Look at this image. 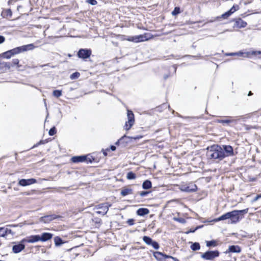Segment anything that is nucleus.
Returning <instances> with one entry per match:
<instances>
[{"instance_id": "nucleus-24", "label": "nucleus", "mask_w": 261, "mask_h": 261, "mask_svg": "<svg viewBox=\"0 0 261 261\" xmlns=\"http://www.w3.org/2000/svg\"><path fill=\"white\" fill-rule=\"evenodd\" d=\"M149 211L147 208H139L137 211V214L140 216H144L149 214Z\"/></svg>"}, {"instance_id": "nucleus-11", "label": "nucleus", "mask_w": 261, "mask_h": 261, "mask_svg": "<svg viewBox=\"0 0 261 261\" xmlns=\"http://www.w3.org/2000/svg\"><path fill=\"white\" fill-rule=\"evenodd\" d=\"M239 6L237 5H234L228 11L220 15L222 19H227L231 15L239 10Z\"/></svg>"}, {"instance_id": "nucleus-36", "label": "nucleus", "mask_w": 261, "mask_h": 261, "mask_svg": "<svg viewBox=\"0 0 261 261\" xmlns=\"http://www.w3.org/2000/svg\"><path fill=\"white\" fill-rule=\"evenodd\" d=\"M80 75V74L79 72H75L73 73H72L70 76V78L71 79V80H75V79H77Z\"/></svg>"}, {"instance_id": "nucleus-44", "label": "nucleus", "mask_w": 261, "mask_h": 261, "mask_svg": "<svg viewBox=\"0 0 261 261\" xmlns=\"http://www.w3.org/2000/svg\"><path fill=\"white\" fill-rule=\"evenodd\" d=\"M47 142L46 140H40L38 143H37L36 144L34 145L33 147V148L36 147L38 146L39 145L45 144Z\"/></svg>"}, {"instance_id": "nucleus-37", "label": "nucleus", "mask_w": 261, "mask_h": 261, "mask_svg": "<svg viewBox=\"0 0 261 261\" xmlns=\"http://www.w3.org/2000/svg\"><path fill=\"white\" fill-rule=\"evenodd\" d=\"M180 12L179 7H175L173 11L172 12V15L173 16H175V15L178 14L179 13H180Z\"/></svg>"}, {"instance_id": "nucleus-58", "label": "nucleus", "mask_w": 261, "mask_h": 261, "mask_svg": "<svg viewBox=\"0 0 261 261\" xmlns=\"http://www.w3.org/2000/svg\"><path fill=\"white\" fill-rule=\"evenodd\" d=\"M258 195H257L253 199V201H256L259 199Z\"/></svg>"}, {"instance_id": "nucleus-30", "label": "nucleus", "mask_w": 261, "mask_h": 261, "mask_svg": "<svg viewBox=\"0 0 261 261\" xmlns=\"http://www.w3.org/2000/svg\"><path fill=\"white\" fill-rule=\"evenodd\" d=\"M190 248L193 251H197L200 249V245L199 243L195 242L191 244Z\"/></svg>"}, {"instance_id": "nucleus-4", "label": "nucleus", "mask_w": 261, "mask_h": 261, "mask_svg": "<svg viewBox=\"0 0 261 261\" xmlns=\"http://www.w3.org/2000/svg\"><path fill=\"white\" fill-rule=\"evenodd\" d=\"M220 252L217 250H208L203 253H201V257L206 260H213L215 258L218 257Z\"/></svg>"}, {"instance_id": "nucleus-60", "label": "nucleus", "mask_w": 261, "mask_h": 261, "mask_svg": "<svg viewBox=\"0 0 261 261\" xmlns=\"http://www.w3.org/2000/svg\"><path fill=\"white\" fill-rule=\"evenodd\" d=\"M253 95V93H252V92L251 91H249V92H248V96H251V95Z\"/></svg>"}, {"instance_id": "nucleus-50", "label": "nucleus", "mask_w": 261, "mask_h": 261, "mask_svg": "<svg viewBox=\"0 0 261 261\" xmlns=\"http://www.w3.org/2000/svg\"><path fill=\"white\" fill-rule=\"evenodd\" d=\"M251 55H260L261 54V51H251Z\"/></svg>"}, {"instance_id": "nucleus-5", "label": "nucleus", "mask_w": 261, "mask_h": 261, "mask_svg": "<svg viewBox=\"0 0 261 261\" xmlns=\"http://www.w3.org/2000/svg\"><path fill=\"white\" fill-rule=\"evenodd\" d=\"M150 36L151 35L149 34L145 33L143 35L129 37L127 40L129 41L138 43L149 40L151 38Z\"/></svg>"}, {"instance_id": "nucleus-59", "label": "nucleus", "mask_w": 261, "mask_h": 261, "mask_svg": "<svg viewBox=\"0 0 261 261\" xmlns=\"http://www.w3.org/2000/svg\"><path fill=\"white\" fill-rule=\"evenodd\" d=\"M216 122L219 123H222V119H217Z\"/></svg>"}, {"instance_id": "nucleus-64", "label": "nucleus", "mask_w": 261, "mask_h": 261, "mask_svg": "<svg viewBox=\"0 0 261 261\" xmlns=\"http://www.w3.org/2000/svg\"><path fill=\"white\" fill-rule=\"evenodd\" d=\"M258 196H259V198H261V194H258Z\"/></svg>"}, {"instance_id": "nucleus-22", "label": "nucleus", "mask_w": 261, "mask_h": 261, "mask_svg": "<svg viewBox=\"0 0 261 261\" xmlns=\"http://www.w3.org/2000/svg\"><path fill=\"white\" fill-rule=\"evenodd\" d=\"M53 236V234L51 233L43 232L40 236V240L42 242H45L51 239Z\"/></svg>"}, {"instance_id": "nucleus-51", "label": "nucleus", "mask_w": 261, "mask_h": 261, "mask_svg": "<svg viewBox=\"0 0 261 261\" xmlns=\"http://www.w3.org/2000/svg\"><path fill=\"white\" fill-rule=\"evenodd\" d=\"M110 150V149L109 148H107L106 149H102V153L103 154L105 155V156H107L108 155V153H107V151H109Z\"/></svg>"}, {"instance_id": "nucleus-12", "label": "nucleus", "mask_w": 261, "mask_h": 261, "mask_svg": "<svg viewBox=\"0 0 261 261\" xmlns=\"http://www.w3.org/2000/svg\"><path fill=\"white\" fill-rule=\"evenodd\" d=\"M59 218H61V216L55 214L49 215L41 217L40 218V221L45 223H48L50 221Z\"/></svg>"}, {"instance_id": "nucleus-3", "label": "nucleus", "mask_w": 261, "mask_h": 261, "mask_svg": "<svg viewBox=\"0 0 261 261\" xmlns=\"http://www.w3.org/2000/svg\"><path fill=\"white\" fill-rule=\"evenodd\" d=\"M35 48V46L33 44H29L27 45H24L21 46L17 47L10 49L13 56L20 54L22 52L27 51L28 50H33Z\"/></svg>"}, {"instance_id": "nucleus-52", "label": "nucleus", "mask_w": 261, "mask_h": 261, "mask_svg": "<svg viewBox=\"0 0 261 261\" xmlns=\"http://www.w3.org/2000/svg\"><path fill=\"white\" fill-rule=\"evenodd\" d=\"M5 40V38L3 36L0 35V44L3 43Z\"/></svg>"}, {"instance_id": "nucleus-18", "label": "nucleus", "mask_w": 261, "mask_h": 261, "mask_svg": "<svg viewBox=\"0 0 261 261\" xmlns=\"http://www.w3.org/2000/svg\"><path fill=\"white\" fill-rule=\"evenodd\" d=\"M233 21H234L233 28H243L246 27L247 24L246 21L240 18L234 19Z\"/></svg>"}, {"instance_id": "nucleus-47", "label": "nucleus", "mask_w": 261, "mask_h": 261, "mask_svg": "<svg viewBox=\"0 0 261 261\" xmlns=\"http://www.w3.org/2000/svg\"><path fill=\"white\" fill-rule=\"evenodd\" d=\"M4 65V66L8 68V69H10L11 67H12V64L11 62H5L3 63Z\"/></svg>"}, {"instance_id": "nucleus-40", "label": "nucleus", "mask_w": 261, "mask_h": 261, "mask_svg": "<svg viewBox=\"0 0 261 261\" xmlns=\"http://www.w3.org/2000/svg\"><path fill=\"white\" fill-rule=\"evenodd\" d=\"M234 121V120H231V119H222V123L223 124V125H225V124H229V123H232Z\"/></svg>"}, {"instance_id": "nucleus-48", "label": "nucleus", "mask_w": 261, "mask_h": 261, "mask_svg": "<svg viewBox=\"0 0 261 261\" xmlns=\"http://www.w3.org/2000/svg\"><path fill=\"white\" fill-rule=\"evenodd\" d=\"M134 219H129L127 221V223L130 225V226H132V225H133L134 224Z\"/></svg>"}, {"instance_id": "nucleus-39", "label": "nucleus", "mask_w": 261, "mask_h": 261, "mask_svg": "<svg viewBox=\"0 0 261 261\" xmlns=\"http://www.w3.org/2000/svg\"><path fill=\"white\" fill-rule=\"evenodd\" d=\"M167 107H168L169 109L170 108L169 105L167 106L166 103H163L157 108L158 111H161L162 109L166 108Z\"/></svg>"}, {"instance_id": "nucleus-26", "label": "nucleus", "mask_w": 261, "mask_h": 261, "mask_svg": "<svg viewBox=\"0 0 261 261\" xmlns=\"http://www.w3.org/2000/svg\"><path fill=\"white\" fill-rule=\"evenodd\" d=\"M152 187V183L150 180L147 179L143 181L142 188L144 190H148Z\"/></svg>"}, {"instance_id": "nucleus-61", "label": "nucleus", "mask_w": 261, "mask_h": 261, "mask_svg": "<svg viewBox=\"0 0 261 261\" xmlns=\"http://www.w3.org/2000/svg\"><path fill=\"white\" fill-rule=\"evenodd\" d=\"M48 65H49V64H44V65H41L40 66L41 67H43L44 66H48Z\"/></svg>"}, {"instance_id": "nucleus-56", "label": "nucleus", "mask_w": 261, "mask_h": 261, "mask_svg": "<svg viewBox=\"0 0 261 261\" xmlns=\"http://www.w3.org/2000/svg\"><path fill=\"white\" fill-rule=\"evenodd\" d=\"M85 162L87 163H91L92 162V161L91 160V159L90 158H87V160H86Z\"/></svg>"}, {"instance_id": "nucleus-6", "label": "nucleus", "mask_w": 261, "mask_h": 261, "mask_svg": "<svg viewBox=\"0 0 261 261\" xmlns=\"http://www.w3.org/2000/svg\"><path fill=\"white\" fill-rule=\"evenodd\" d=\"M111 205L112 204L109 202H105L103 203L99 204L95 206V208L101 210L96 211V213L104 216L107 213L109 207H111Z\"/></svg>"}, {"instance_id": "nucleus-27", "label": "nucleus", "mask_w": 261, "mask_h": 261, "mask_svg": "<svg viewBox=\"0 0 261 261\" xmlns=\"http://www.w3.org/2000/svg\"><path fill=\"white\" fill-rule=\"evenodd\" d=\"M2 15L3 17H11L12 15V12L11 9H7L2 12Z\"/></svg>"}, {"instance_id": "nucleus-2", "label": "nucleus", "mask_w": 261, "mask_h": 261, "mask_svg": "<svg viewBox=\"0 0 261 261\" xmlns=\"http://www.w3.org/2000/svg\"><path fill=\"white\" fill-rule=\"evenodd\" d=\"M206 155L211 159L222 160L224 158V154L222 147L218 145H214L208 147Z\"/></svg>"}, {"instance_id": "nucleus-10", "label": "nucleus", "mask_w": 261, "mask_h": 261, "mask_svg": "<svg viewBox=\"0 0 261 261\" xmlns=\"http://www.w3.org/2000/svg\"><path fill=\"white\" fill-rule=\"evenodd\" d=\"M143 241L148 245L151 246L154 249H158L160 247L159 243L153 241L150 237L148 236H144Z\"/></svg>"}, {"instance_id": "nucleus-53", "label": "nucleus", "mask_w": 261, "mask_h": 261, "mask_svg": "<svg viewBox=\"0 0 261 261\" xmlns=\"http://www.w3.org/2000/svg\"><path fill=\"white\" fill-rule=\"evenodd\" d=\"M110 149L114 151L116 150V147L115 145H111Z\"/></svg>"}, {"instance_id": "nucleus-17", "label": "nucleus", "mask_w": 261, "mask_h": 261, "mask_svg": "<svg viewBox=\"0 0 261 261\" xmlns=\"http://www.w3.org/2000/svg\"><path fill=\"white\" fill-rule=\"evenodd\" d=\"M139 137H130L128 136H127L126 135H124L121 138H120V140L121 142V146L122 147H124L127 145L128 143H129L132 139L136 140L137 139H138Z\"/></svg>"}, {"instance_id": "nucleus-16", "label": "nucleus", "mask_w": 261, "mask_h": 261, "mask_svg": "<svg viewBox=\"0 0 261 261\" xmlns=\"http://www.w3.org/2000/svg\"><path fill=\"white\" fill-rule=\"evenodd\" d=\"M37 182V180L35 178H29V179H21L19 180L18 184L21 186H27Z\"/></svg>"}, {"instance_id": "nucleus-49", "label": "nucleus", "mask_w": 261, "mask_h": 261, "mask_svg": "<svg viewBox=\"0 0 261 261\" xmlns=\"http://www.w3.org/2000/svg\"><path fill=\"white\" fill-rule=\"evenodd\" d=\"M0 237H5L4 227H0Z\"/></svg>"}, {"instance_id": "nucleus-13", "label": "nucleus", "mask_w": 261, "mask_h": 261, "mask_svg": "<svg viewBox=\"0 0 261 261\" xmlns=\"http://www.w3.org/2000/svg\"><path fill=\"white\" fill-rule=\"evenodd\" d=\"M180 190L186 192H194L197 191V187L195 184H191L189 186L182 185L180 187Z\"/></svg>"}, {"instance_id": "nucleus-1", "label": "nucleus", "mask_w": 261, "mask_h": 261, "mask_svg": "<svg viewBox=\"0 0 261 261\" xmlns=\"http://www.w3.org/2000/svg\"><path fill=\"white\" fill-rule=\"evenodd\" d=\"M248 212V208L242 210H233L231 212H227L220 217L214 220L215 222H218L222 220L230 219L231 223H236L240 220V216H243L247 214Z\"/></svg>"}, {"instance_id": "nucleus-55", "label": "nucleus", "mask_w": 261, "mask_h": 261, "mask_svg": "<svg viewBox=\"0 0 261 261\" xmlns=\"http://www.w3.org/2000/svg\"><path fill=\"white\" fill-rule=\"evenodd\" d=\"M198 229V227H196L194 229H191L188 233H189V232H194L196 230Z\"/></svg>"}, {"instance_id": "nucleus-14", "label": "nucleus", "mask_w": 261, "mask_h": 261, "mask_svg": "<svg viewBox=\"0 0 261 261\" xmlns=\"http://www.w3.org/2000/svg\"><path fill=\"white\" fill-rule=\"evenodd\" d=\"M226 56H241L245 58H249L250 56L251 55V51H244L243 50H240L238 52L235 53H227L225 54Z\"/></svg>"}, {"instance_id": "nucleus-43", "label": "nucleus", "mask_w": 261, "mask_h": 261, "mask_svg": "<svg viewBox=\"0 0 261 261\" xmlns=\"http://www.w3.org/2000/svg\"><path fill=\"white\" fill-rule=\"evenodd\" d=\"M150 192L149 191H143L139 192V194L141 197H145L146 195H147Z\"/></svg>"}, {"instance_id": "nucleus-15", "label": "nucleus", "mask_w": 261, "mask_h": 261, "mask_svg": "<svg viewBox=\"0 0 261 261\" xmlns=\"http://www.w3.org/2000/svg\"><path fill=\"white\" fill-rule=\"evenodd\" d=\"M222 147V149H223L224 158L226 156H231L234 155L233 149L232 146L230 145H223Z\"/></svg>"}, {"instance_id": "nucleus-32", "label": "nucleus", "mask_w": 261, "mask_h": 261, "mask_svg": "<svg viewBox=\"0 0 261 261\" xmlns=\"http://www.w3.org/2000/svg\"><path fill=\"white\" fill-rule=\"evenodd\" d=\"M126 177L129 180L134 179L136 178V175L135 173L132 171H130L127 173Z\"/></svg>"}, {"instance_id": "nucleus-45", "label": "nucleus", "mask_w": 261, "mask_h": 261, "mask_svg": "<svg viewBox=\"0 0 261 261\" xmlns=\"http://www.w3.org/2000/svg\"><path fill=\"white\" fill-rule=\"evenodd\" d=\"M8 234H13L14 233L12 232L11 229H9L8 228H5V236L7 235Z\"/></svg>"}, {"instance_id": "nucleus-57", "label": "nucleus", "mask_w": 261, "mask_h": 261, "mask_svg": "<svg viewBox=\"0 0 261 261\" xmlns=\"http://www.w3.org/2000/svg\"><path fill=\"white\" fill-rule=\"evenodd\" d=\"M170 75L169 74H165L164 75V79L165 80H167L169 77Z\"/></svg>"}, {"instance_id": "nucleus-29", "label": "nucleus", "mask_w": 261, "mask_h": 261, "mask_svg": "<svg viewBox=\"0 0 261 261\" xmlns=\"http://www.w3.org/2000/svg\"><path fill=\"white\" fill-rule=\"evenodd\" d=\"M133 193V190L132 189L125 188L122 189L121 191V195L123 196H126L128 194Z\"/></svg>"}, {"instance_id": "nucleus-9", "label": "nucleus", "mask_w": 261, "mask_h": 261, "mask_svg": "<svg viewBox=\"0 0 261 261\" xmlns=\"http://www.w3.org/2000/svg\"><path fill=\"white\" fill-rule=\"evenodd\" d=\"M92 51L90 49L81 48L78 51L77 56L80 59L86 60L90 57Z\"/></svg>"}, {"instance_id": "nucleus-23", "label": "nucleus", "mask_w": 261, "mask_h": 261, "mask_svg": "<svg viewBox=\"0 0 261 261\" xmlns=\"http://www.w3.org/2000/svg\"><path fill=\"white\" fill-rule=\"evenodd\" d=\"M25 242L33 243L40 241L39 235H33L29 237L28 239H25Z\"/></svg>"}, {"instance_id": "nucleus-42", "label": "nucleus", "mask_w": 261, "mask_h": 261, "mask_svg": "<svg viewBox=\"0 0 261 261\" xmlns=\"http://www.w3.org/2000/svg\"><path fill=\"white\" fill-rule=\"evenodd\" d=\"M222 18V17H220V16H217V17H214L213 19H210V20H208L207 23H208V22H213L216 20H220V19ZM206 23V22L205 23Z\"/></svg>"}, {"instance_id": "nucleus-54", "label": "nucleus", "mask_w": 261, "mask_h": 261, "mask_svg": "<svg viewBox=\"0 0 261 261\" xmlns=\"http://www.w3.org/2000/svg\"><path fill=\"white\" fill-rule=\"evenodd\" d=\"M115 145H117V146H118V145L121 146V142L120 138L116 142Z\"/></svg>"}, {"instance_id": "nucleus-8", "label": "nucleus", "mask_w": 261, "mask_h": 261, "mask_svg": "<svg viewBox=\"0 0 261 261\" xmlns=\"http://www.w3.org/2000/svg\"><path fill=\"white\" fill-rule=\"evenodd\" d=\"M127 117L128 121L125 122L124 128L126 130H128L134 125L135 122L134 115L133 112L131 110H127Z\"/></svg>"}, {"instance_id": "nucleus-28", "label": "nucleus", "mask_w": 261, "mask_h": 261, "mask_svg": "<svg viewBox=\"0 0 261 261\" xmlns=\"http://www.w3.org/2000/svg\"><path fill=\"white\" fill-rule=\"evenodd\" d=\"M1 56L3 58L9 59H10L12 57H13V55L12 54L11 50H9L7 51L2 53Z\"/></svg>"}, {"instance_id": "nucleus-21", "label": "nucleus", "mask_w": 261, "mask_h": 261, "mask_svg": "<svg viewBox=\"0 0 261 261\" xmlns=\"http://www.w3.org/2000/svg\"><path fill=\"white\" fill-rule=\"evenodd\" d=\"M87 160V156L85 155L74 156L71 159V161L74 163H82Z\"/></svg>"}, {"instance_id": "nucleus-62", "label": "nucleus", "mask_w": 261, "mask_h": 261, "mask_svg": "<svg viewBox=\"0 0 261 261\" xmlns=\"http://www.w3.org/2000/svg\"><path fill=\"white\" fill-rule=\"evenodd\" d=\"M18 226V225H9V226L10 227H17Z\"/></svg>"}, {"instance_id": "nucleus-41", "label": "nucleus", "mask_w": 261, "mask_h": 261, "mask_svg": "<svg viewBox=\"0 0 261 261\" xmlns=\"http://www.w3.org/2000/svg\"><path fill=\"white\" fill-rule=\"evenodd\" d=\"M86 2L92 6L96 5L97 4L96 0H86Z\"/></svg>"}, {"instance_id": "nucleus-33", "label": "nucleus", "mask_w": 261, "mask_h": 261, "mask_svg": "<svg viewBox=\"0 0 261 261\" xmlns=\"http://www.w3.org/2000/svg\"><path fill=\"white\" fill-rule=\"evenodd\" d=\"M11 63L12 67L14 66H17V68H20L21 67V65H19V60L18 59H13Z\"/></svg>"}, {"instance_id": "nucleus-34", "label": "nucleus", "mask_w": 261, "mask_h": 261, "mask_svg": "<svg viewBox=\"0 0 261 261\" xmlns=\"http://www.w3.org/2000/svg\"><path fill=\"white\" fill-rule=\"evenodd\" d=\"M173 219L181 224H185L186 223V220L184 218L181 217H174Z\"/></svg>"}, {"instance_id": "nucleus-19", "label": "nucleus", "mask_w": 261, "mask_h": 261, "mask_svg": "<svg viewBox=\"0 0 261 261\" xmlns=\"http://www.w3.org/2000/svg\"><path fill=\"white\" fill-rule=\"evenodd\" d=\"M153 256L158 261H164L166 258H169L170 257V255H167L162 252L156 251L153 253Z\"/></svg>"}, {"instance_id": "nucleus-38", "label": "nucleus", "mask_w": 261, "mask_h": 261, "mask_svg": "<svg viewBox=\"0 0 261 261\" xmlns=\"http://www.w3.org/2000/svg\"><path fill=\"white\" fill-rule=\"evenodd\" d=\"M57 133L56 128L55 126L51 127L48 132V134L50 136H54Z\"/></svg>"}, {"instance_id": "nucleus-31", "label": "nucleus", "mask_w": 261, "mask_h": 261, "mask_svg": "<svg viewBox=\"0 0 261 261\" xmlns=\"http://www.w3.org/2000/svg\"><path fill=\"white\" fill-rule=\"evenodd\" d=\"M217 245V242L216 240H211L206 241V246L208 247H216Z\"/></svg>"}, {"instance_id": "nucleus-7", "label": "nucleus", "mask_w": 261, "mask_h": 261, "mask_svg": "<svg viewBox=\"0 0 261 261\" xmlns=\"http://www.w3.org/2000/svg\"><path fill=\"white\" fill-rule=\"evenodd\" d=\"M25 243V239H23L19 242H12L14 244L12 246V251L14 253H18L23 250L25 247L24 243Z\"/></svg>"}, {"instance_id": "nucleus-35", "label": "nucleus", "mask_w": 261, "mask_h": 261, "mask_svg": "<svg viewBox=\"0 0 261 261\" xmlns=\"http://www.w3.org/2000/svg\"><path fill=\"white\" fill-rule=\"evenodd\" d=\"M53 95L56 97H59L62 95V91L60 90H55L53 92Z\"/></svg>"}, {"instance_id": "nucleus-25", "label": "nucleus", "mask_w": 261, "mask_h": 261, "mask_svg": "<svg viewBox=\"0 0 261 261\" xmlns=\"http://www.w3.org/2000/svg\"><path fill=\"white\" fill-rule=\"evenodd\" d=\"M54 242L56 247H59L65 243V242L60 237L56 236L54 238Z\"/></svg>"}, {"instance_id": "nucleus-63", "label": "nucleus", "mask_w": 261, "mask_h": 261, "mask_svg": "<svg viewBox=\"0 0 261 261\" xmlns=\"http://www.w3.org/2000/svg\"><path fill=\"white\" fill-rule=\"evenodd\" d=\"M173 67L174 68V72L175 73L176 71V67L175 66V65H174Z\"/></svg>"}, {"instance_id": "nucleus-46", "label": "nucleus", "mask_w": 261, "mask_h": 261, "mask_svg": "<svg viewBox=\"0 0 261 261\" xmlns=\"http://www.w3.org/2000/svg\"><path fill=\"white\" fill-rule=\"evenodd\" d=\"M93 221L95 223L98 224H100L101 223V220L100 218H94L93 219Z\"/></svg>"}, {"instance_id": "nucleus-20", "label": "nucleus", "mask_w": 261, "mask_h": 261, "mask_svg": "<svg viewBox=\"0 0 261 261\" xmlns=\"http://www.w3.org/2000/svg\"><path fill=\"white\" fill-rule=\"evenodd\" d=\"M241 252V248L238 245H230L226 250L225 253L228 254L229 253H240Z\"/></svg>"}]
</instances>
